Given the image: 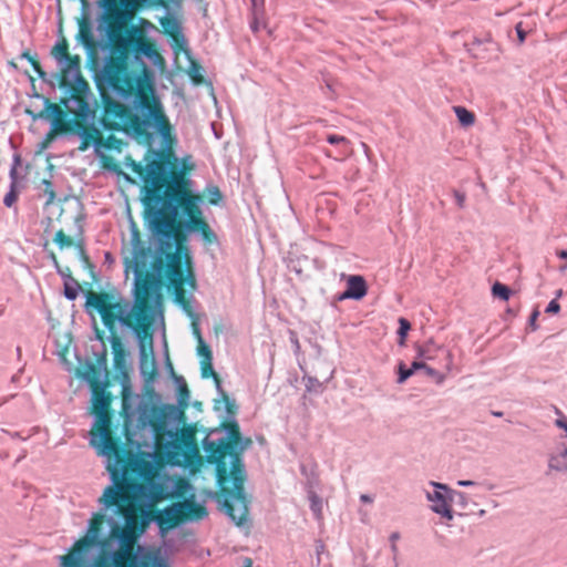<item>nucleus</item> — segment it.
<instances>
[{"label": "nucleus", "instance_id": "obj_37", "mask_svg": "<svg viewBox=\"0 0 567 567\" xmlns=\"http://www.w3.org/2000/svg\"><path fill=\"white\" fill-rule=\"evenodd\" d=\"M425 364H426V363H425V361H424V360H422V359H420V360H415V361H413V363L411 364L410 369H413V372H414L415 370H420V369H423V370H424Z\"/></svg>", "mask_w": 567, "mask_h": 567}, {"label": "nucleus", "instance_id": "obj_4", "mask_svg": "<svg viewBox=\"0 0 567 567\" xmlns=\"http://www.w3.org/2000/svg\"><path fill=\"white\" fill-rule=\"evenodd\" d=\"M109 403L103 393L94 391L92 405L95 413L90 432V443L97 454L104 458L111 480V484L103 489L96 501V512L103 511L104 514L111 516L120 509L121 505L130 501L124 489L126 466L131 465L135 458H141V456H134L131 453L127 456L123 455L114 442L110 431Z\"/></svg>", "mask_w": 567, "mask_h": 567}, {"label": "nucleus", "instance_id": "obj_25", "mask_svg": "<svg viewBox=\"0 0 567 567\" xmlns=\"http://www.w3.org/2000/svg\"><path fill=\"white\" fill-rule=\"evenodd\" d=\"M53 241L60 249L70 248L73 245L71 237L66 236L62 230L55 233Z\"/></svg>", "mask_w": 567, "mask_h": 567}, {"label": "nucleus", "instance_id": "obj_7", "mask_svg": "<svg viewBox=\"0 0 567 567\" xmlns=\"http://www.w3.org/2000/svg\"><path fill=\"white\" fill-rule=\"evenodd\" d=\"M218 483L224 492L223 508L231 522L243 528L250 526L248 515V503L244 493L245 470L239 458H236L231 468V488L229 489L226 478V465L223 463L217 467Z\"/></svg>", "mask_w": 567, "mask_h": 567}, {"label": "nucleus", "instance_id": "obj_42", "mask_svg": "<svg viewBox=\"0 0 567 567\" xmlns=\"http://www.w3.org/2000/svg\"><path fill=\"white\" fill-rule=\"evenodd\" d=\"M455 197H456V203L460 207H463L464 205V202H465V195L464 194H460V193H456L455 194Z\"/></svg>", "mask_w": 567, "mask_h": 567}, {"label": "nucleus", "instance_id": "obj_45", "mask_svg": "<svg viewBox=\"0 0 567 567\" xmlns=\"http://www.w3.org/2000/svg\"><path fill=\"white\" fill-rule=\"evenodd\" d=\"M557 256L563 259H567V249L557 252Z\"/></svg>", "mask_w": 567, "mask_h": 567}, {"label": "nucleus", "instance_id": "obj_23", "mask_svg": "<svg viewBox=\"0 0 567 567\" xmlns=\"http://www.w3.org/2000/svg\"><path fill=\"white\" fill-rule=\"evenodd\" d=\"M492 292L494 297H498L502 300H508L511 297V290L503 284L496 282L493 285Z\"/></svg>", "mask_w": 567, "mask_h": 567}, {"label": "nucleus", "instance_id": "obj_49", "mask_svg": "<svg viewBox=\"0 0 567 567\" xmlns=\"http://www.w3.org/2000/svg\"><path fill=\"white\" fill-rule=\"evenodd\" d=\"M202 81V69L198 66V83Z\"/></svg>", "mask_w": 567, "mask_h": 567}, {"label": "nucleus", "instance_id": "obj_6", "mask_svg": "<svg viewBox=\"0 0 567 567\" xmlns=\"http://www.w3.org/2000/svg\"><path fill=\"white\" fill-rule=\"evenodd\" d=\"M189 392L184 383L179 386L178 406L172 404L144 405L140 411V421L148 426L153 434V450L157 452L163 445L164 437L176 440L184 415L183 409L187 406Z\"/></svg>", "mask_w": 567, "mask_h": 567}, {"label": "nucleus", "instance_id": "obj_51", "mask_svg": "<svg viewBox=\"0 0 567 567\" xmlns=\"http://www.w3.org/2000/svg\"><path fill=\"white\" fill-rule=\"evenodd\" d=\"M485 513H486V512H485L484 509H481V511L478 512V515H480V516H484V515H485Z\"/></svg>", "mask_w": 567, "mask_h": 567}, {"label": "nucleus", "instance_id": "obj_54", "mask_svg": "<svg viewBox=\"0 0 567 567\" xmlns=\"http://www.w3.org/2000/svg\"><path fill=\"white\" fill-rule=\"evenodd\" d=\"M492 506L497 507L498 504L497 503H492Z\"/></svg>", "mask_w": 567, "mask_h": 567}, {"label": "nucleus", "instance_id": "obj_10", "mask_svg": "<svg viewBox=\"0 0 567 567\" xmlns=\"http://www.w3.org/2000/svg\"><path fill=\"white\" fill-rule=\"evenodd\" d=\"M176 204L181 209L182 217L184 218V228L188 233L200 231L203 236L209 240V228L202 219L200 197L190 190L181 189L176 193Z\"/></svg>", "mask_w": 567, "mask_h": 567}, {"label": "nucleus", "instance_id": "obj_43", "mask_svg": "<svg viewBox=\"0 0 567 567\" xmlns=\"http://www.w3.org/2000/svg\"><path fill=\"white\" fill-rule=\"evenodd\" d=\"M424 371L430 377H436L437 375V371L435 369L429 367L427 364H425Z\"/></svg>", "mask_w": 567, "mask_h": 567}, {"label": "nucleus", "instance_id": "obj_41", "mask_svg": "<svg viewBox=\"0 0 567 567\" xmlns=\"http://www.w3.org/2000/svg\"><path fill=\"white\" fill-rule=\"evenodd\" d=\"M183 168L184 169H192L193 168V164L190 162V156H187L183 159Z\"/></svg>", "mask_w": 567, "mask_h": 567}, {"label": "nucleus", "instance_id": "obj_36", "mask_svg": "<svg viewBox=\"0 0 567 567\" xmlns=\"http://www.w3.org/2000/svg\"><path fill=\"white\" fill-rule=\"evenodd\" d=\"M64 296L69 300H74L76 298V296H78V292H76L75 289L65 286Z\"/></svg>", "mask_w": 567, "mask_h": 567}, {"label": "nucleus", "instance_id": "obj_24", "mask_svg": "<svg viewBox=\"0 0 567 567\" xmlns=\"http://www.w3.org/2000/svg\"><path fill=\"white\" fill-rule=\"evenodd\" d=\"M308 497L311 511L313 512L315 516L319 518L322 512V502L320 497L313 492H310Z\"/></svg>", "mask_w": 567, "mask_h": 567}, {"label": "nucleus", "instance_id": "obj_16", "mask_svg": "<svg viewBox=\"0 0 567 567\" xmlns=\"http://www.w3.org/2000/svg\"><path fill=\"white\" fill-rule=\"evenodd\" d=\"M69 109L83 122L91 123L90 126H94L93 122L96 112L87 101H85L82 97H75L71 101V105L69 106Z\"/></svg>", "mask_w": 567, "mask_h": 567}, {"label": "nucleus", "instance_id": "obj_5", "mask_svg": "<svg viewBox=\"0 0 567 567\" xmlns=\"http://www.w3.org/2000/svg\"><path fill=\"white\" fill-rule=\"evenodd\" d=\"M138 62V72H132L127 68L128 55L121 52L118 56L111 58L105 64V72L110 83L124 95L136 93L138 96L137 111L142 117L141 125L145 128H154L161 136L163 147L171 152L176 144L173 127L164 112L163 104L156 97L150 100L147 91L152 90V75L145 63Z\"/></svg>", "mask_w": 567, "mask_h": 567}, {"label": "nucleus", "instance_id": "obj_55", "mask_svg": "<svg viewBox=\"0 0 567 567\" xmlns=\"http://www.w3.org/2000/svg\"><path fill=\"white\" fill-rule=\"evenodd\" d=\"M492 506L497 507L498 504L497 503H492Z\"/></svg>", "mask_w": 567, "mask_h": 567}, {"label": "nucleus", "instance_id": "obj_32", "mask_svg": "<svg viewBox=\"0 0 567 567\" xmlns=\"http://www.w3.org/2000/svg\"><path fill=\"white\" fill-rule=\"evenodd\" d=\"M17 199V195L13 190L9 192L6 196H4V199H3V204L7 206V207H10L12 206V204L16 202Z\"/></svg>", "mask_w": 567, "mask_h": 567}, {"label": "nucleus", "instance_id": "obj_53", "mask_svg": "<svg viewBox=\"0 0 567 567\" xmlns=\"http://www.w3.org/2000/svg\"><path fill=\"white\" fill-rule=\"evenodd\" d=\"M251 27H252L254 30H257L258 24H252Z\"/></svg>", "mask_w": 567, "mask_h": 567}, {"label": "nucleus", "instance_id": "obj_29", "mask_svg": "<svg viewBox=\"0 0 567 567\" xmlns=\"http://www.w3.org/2000/svg\"><path fill=\"white\" fill-rule=\"evenodd\" d=\"M22 59H25L27 61H29L33 68V70L38 73V75L43 79L45 73L42 71L40 64L33 59V56H31L29 53L24 52L22 53L21 55Z\"/></svg>", "mask_w": 567, "mask_h": 567}, {"label": "nucleus", "instance_id": "obj_50", "mask_svg": "<svg viewBox=\"0 0 567 567\" xmlns=\"http://www.w3.org/2000/svg\"><path fill=\"white\" fill-rule=\"evenodd\" d=\"M32 116H33V118L35 120V118L43 117V114L41 113V114H38V115H32Z\"/></svg>", "mask_w": 567, "mask_h": 567}, {"label": "nucleus", "instance_id": "obj_18", "mask_svg": "<svg viewBox=\"0 0 567 567\" xmlns=\"http://www.w3.org/2000/svg\"><path fill=\"white\" fill-rule=\"evenodd\" d=\"M161 25L164 29L165 33L172 37L173 41L176 44H181L184 42V35L182 32V27L179 22L171 16L164 17L161 19Z\"/></svg>", "mask_w": 567, "mask_h": 567}, {"label": "nucleus", "instance_id": "obj_33", "mask_svg": "<svg viewBox=\"0 0 567 567\" xmlns=\"http://www.w3.org/2000/svg\"><path fill=\"white\" fill-rule=\"evenodd\" d=\"M555 425L557 427L564 430L567 435V416L566 415H561V417H557L555 421Z\"/></svg>", "mask_w": 567, "mask_h": 567}, {"label": "nucleus", "instance_id": "obj_30", "mask_svg": "<svg viewBox=\"0 0 567 567\" xmlns=\"http://www.w3.org/2000/svg\"><path fill=\"white\" fill-rule=\"evenodd\" d=\"M515 30H516V33L518 37V41L522 44L525 41L526 34H527V32L523 28V23L522 22L517 23L515 27Z\"/></svg>", "mask_w": 567, "mask_h": 567}, {"label": "nucleus", "instance_id": "obj_27", "mask_svg": "<svg viewBox=\"0 0 567 567\" xmlns=\"http://www.w3.org/2000/svg\"><path fill=\"white\" fill-rule=\"evenodd\" d=\"M399 330H398V334H399V338H400V344H404L405 343V338L408 336V332L409 330L411 329V324L410 322L405 319V318H400L399 319Z\"/></svg>", "mask_w": 567, "mask_h": 567}, {"label": "nucleus", "instance_id": "obj_39", "mask_svg": "<svg viewBox=\"0 0 567 567\" xmlns=\"http://www.w3.org/2000/svg\"><path fill=\"white\" fill-rule=\"evenodd\" d=\"M400 538V535L399 533H392L391 536H390V542H391V549L393 553L396 551V540Z\"/></svg>", "mask_w": 567, "mask_h": 567}, {"label": "nucleus", "instance_id": "obj_56", "mask_svg": "<svg viewBox=\"0 0 567 567\" xmlns=\"http://www.w3.org/2000/svg\"><path fill=\"white\" fill-rule=\"evenodd\" d=\"M2 312H3V310H2V309H0V316L2 315Z\"/></svg>", "mask_w": 567, "mask_h": 567}, {"label": "nucleus", "instance_id": "obj_15", "mask_svg": "<svg viewBox=\"0 0 567 567\" xmlns=\"http://www.w3.org/2000/svg\"><path fill=\"white\" fill-rule=\"evenodd\" d=\"M367 295V285L361 276H350L347 282L346 291L339 297L343 299L360 300Z\"/></svg>", "mask_w": 567, "mask_h": 567}, {"label": "nucleus", "instance_id": "obj_12", "mask_svg": "<svg viewBox=\"0 0 567 567\" xmlns=\"http://www.w3.org/2000/svg\"><path fill=\"white\" fill-rule=\"evenodd\" d=\"M417 359L432 361L442 365L446 371H451L453 365L452 354L443 346L433 340H429L416 347Z\"/></svg>", "mask_w": 567, "mask_h": 567}, {"label": "nucleus", "instance_id": "obj_52", "mask_svg": "<svg viewBox=\"0 0 567 567\" xmlns=\"http://www.w3.org/2000/svg\"><path fill=\"white\" fill-rule=\"evenodd\" d=\"M251 27H252L254 30H257L258 24H252Z\"/></svg>", "mask_w": 567, "mask_h": 567}, {"label": "nucleus", "instance_id": "obj_44", "mask_svg": "<svg viewBox=\"0 0 567 567\" xmlns=\"http://www.w3.org/2000/svg\"><path fill=\"white\" fill-rule=\"evenodd\" d=\"M360 501L363 502V503H372L373 498L370 495H368V494H362L360 496Z\"/></svg>", "mask_w": 567, "mask_h": 567}, {"label": "nucleus", "instance_id": "obj_9", "mask_svg": "<svg viewBox=\"0 0 567 567\" xmlns=\"http://www.w3.org/2000/svg\"><path fill=\"white\" fill-rule=\"evenodd\" d=\"M51 55L58 63L62 85L79 92L89 89L86 81L81 75L80 56L69 53V45L64 39L54 44L51 50Z\"/></svg>", "mask_w": 567, "mask_h": 567}, {"label": "nucleus", "instance_id": "obj_22", "mask_svg": "<svg viewBox=\"0 0 567 567\" xmlns=\"http://www.w3.org/2000/svg\"><path fill=\"white\" fill-rule=\"evenodd\" d=\"M194 334L198 341L197 353L202 359H212V352L208 346L204 342V339L200 334L199 328L196 324H193Z\"/></svg>", "mask_w": 567, "mask_h": 567}, {"label": "nucleus", "instance_id": "obj_46", "mask_svg": "<svg viewBox=\"0 0 567 567\" xmlns=\"http://www.w3.org/2000/svg\"><path fill=\"white\" fill-rule=\"evenodd\" d=\"M539 312L537 310H535L532 316H530V323H534L535 320L537 319Z\"/></svg>", "mask_w": 567, "mask_h": 567}, {"label": "nucleus", "instance_id": "obj_1", "mask_svg": "<svg viewBox=\"0 0 567 567\" xmlns=\"http://www.w3.org/2000/svg\"><path fill=\"white\" fill-rule=\"evenodd\" d=\"M145 197L152 233L153 260L142 247L137 234L132 238V257L126 260V272L134 275V301L109 295L93 293L87 303L100 315L102 322L113 331L116 326L132 329L142 354L152 323L148 300L158 289L162 271L177 302L185 300V284L194 288L192 257L185 245L186 237L176 225L177 207L167 197L166 172L162 163L152 161L145 167Z\"/></svg>", "mask_w": 567, "mask_h": 567}, {"label": "nucleus", "instance_id": "obj_28", "mask_svg": "<svg viewBox=\"0 0 567 567\" xmlns=\"http://www.w3.org/2000/svg\"><path fill=\"white\" fill-rule=\"evenodd\" d=\"M413 374V369L406 368L403 363L399 364V378L398 382H405Z\"/></svg>", "mask_w": 567, "mask_h": 567}, {"label": "nucleus", "instance_id": "obj_47", "mask_svg": "<svg viewBox=\"0 0 567 567\" xmlns=\"http://www.w3.org/2000/svg\"><path fill=\"white\" fill-rule=\"evenodd\" d=\"M554 412H555V414H556L558 417H561V415H565V414L563 413V411H561L559 408H557V406H554Z\"/></svg>", "mask_w": 567, "mask_h": 567}, {"label": "nucleus", "instance_id": "obj_38", "mask_svg": "<svg viewBox=\"0 0 567 567\" xmlns=\"http://www.w3.org/2000/svg\"><path fill=\"white\" fill-rule=\"evenodd\" d=\"M458 486H462V487H471V486H476L478 485V483L474 482V481H470V480H460L457 481L456 483Z\"/></svg>", "mask_w": 567, "mask_h": 567}, {"label": "nucleus", "instance_id": "obj_35", "mask_svg": "<svg viewBox=\"0 0 567 567\" xmlns=\"http://www.w3.org/2000/svg\"><path fill=\"white\" fill-rule=\"evenodd\" d=\"M559 309H560L559 303L556 300H551L546 308V312L547 313H557L559 311Z\"/></svg>", "mask_w": 567, "mask_h": 567}, {"label": "nucleus", "instance_id": "obj_17", "mask_svg": "<svg viewBox=\"0 0 567 567\" xmlns=\"http://www.w3.org/2000/svg\"><path fill=\"white\" fill-rule=\"evenodd\" d=\"M148 0H120L121 6L125 11L135 12L142 3ZM101 8L107 12L113 13L117 9V0H100Z\"/></svg>", "mask_w": 567, "mask_h": 567}, {"label": "nucleus", "instance_id": "obj_21", "mask_svg": "<svg viewBox=\"0 0 567 567\" xmlns=\"http://www.w3.org/2000/svg\"><path fill=\"white\" fill-rule=\"evenodd\" d=\"M212 359H202L200 360V370H202V377L203 378H209V377H213L214 380H215V383H216V388L218 391L221 390V385H220V381L217 377V374L215 373L214 369H213V363H212Z\"/></svg>", "mask_w": 567, "mask_h": 567}, {"label": "nucleus", "instance_id": "obj_13", "mask_svg": "<svg viewBox=\"0 0 567 567\" xmlns=\"http://www.w3.org/2000/svg\"><path fill=\"white\" fill-rule=\"evenodd\" d=\"M127 120V110L121 104H107L104 109L102 123L110 130L124 126Z\"/></svg>", "mask_w": 567, "mask_h": 567}, {"label": "nucleus", "instance_id": "obj_14", "mask_svg": "<svg viewBox=\"0 0 567 567\" xmlns=\"http://www.w3.org/2000/svg\"><path fill=\"white\" fill-rule=\"evenodd\" d=\"M131 42L135 53L144 55L155 65H161L163 63L161 54L145 40L142 34L133 37Z\"/></svg>", "mask_w": 567, "mask_h": 567}, {"label": "nucleus", "instance_id": "obj_2", "mask_svg": "<svg viewBox=\"0 0 567 567\" xmlns=\"http://www.w3.org/2000/svg\"><path fill=\"white\" fill-rule=\"evenodd\" d=\"M133 503L127 501L113 515L93 512L83 538L59 556L61 567H167L144 546Z\"/></svg>", "mask_w": 567, "mask_h": 567}, {"label": "nucleus", "instance_id": "obj_34", "mask_svg": "<svg viewBox=\"0 0 567 567\" xmlns=\"http://www.w3.org/2000/svg\"><path fill=\"white\" fill-rule=\"evenodd\" d=\"M555 425L557 427L564 430L567 435V416L566 415H561V417H557L555 421Z\"/></svg>", "mask_w": 567, "mask_h": 567}, {"label": "nucleus", "instance_id": "obj_31", "mask_svg": "<svg viewBox=\"0 0 567 567\" xmlns=\"http://www.w3.org/2000/svg\"><path fill=\"white\" fill-rule=\"evenodd\" d=\"M327 141L330 144H340V143H346L347 138L341 135L330 134V135H328Z\"/></svg>", "mask_w": 567, "mask_h": 567}, {"label": "nucleus", "instance_id": "obj_3", "mask_svg": "<svg viewBox=\"0 0 567 567\" xmlns=\"http://www.w3.org/2000/svg\"><path fill=\"white\" fill-rule=\"evenodd\" d=\"M155 451L135 458L126 466L125 493L133 503L137 524L145 532L146 526L154 522L162 536L169 530L187 523L203 519L207 511L203 504L192 499L174 503L164 509L152 513V508L171 496L164 482H156L159 474Z\"/></svg>", "mask_w": 567, "mask_h": 567}, {"label": "nucleus", "instance_id": "obj_19", "mask_svg": "<svg viewBox=\"0 0 567 567\" xmlns=\"http://www.w3.org/2000/svg\"><path fill=\"white\" fill-rule=\"evenodd\" d=\"M567 457V449L560 454L550 455L548 458V468L554 472H566L567 463L564 458Z\"/></svg>", "mask_w": 567, "mask_h": 567}, {"label": "nucleus", "instance_id": "obj_40", "mask_svg": "<svg viewBox=\"0 0 567 567\" xmlns=\"http://www.w3.org/2000/svg\"><path fill=\"white\" fill-rule=\"evenodd\" d=\"M209 193H210V194H212V196H213V197L210 198V203H212V204H216V203H217V200H218V199H219V197H220L218 189H217L216 187H212V188L209 189Z\"/></svg>", "mask_w": 567, "mask_h": 567}, {"label": "nucleus", "instance_id": "obj_11", "mask_svg": "<svg viewBox=\"0 0 567 567\" xmlns=\"http://www.w3.org/2000/svg\"><path fill=\"white\" fill-rule=\"evenodd\" d=\"M430 488L424 489L425 498L429 503V508L442 519L451 522L454 518L453 501L456 495H462L455 492L446 484L430 481L427 483Z\"/></svg>", "mask_w": 567, "mask_h": 567}, {"label": "nucleus", "instance_id": "obj_20", "mask_svg": "<svg viewBox=\"0 0 567 567\" xmlns=\"http://www.w3.org/2000/svg\"><path fill=\"white\" fill-rule=\"evenodd\" d=\"M454 113L463 126H471L475 122L474 114L464 106H454Z\"/></svg>", "mask_w": 567, "mask_h": 567}, {"label": "nucleus", "instance_id": "obj_48", "mask_svg": "<svg viewBox=\"0 0 567 567\" xmlns=\"http://www.w3.org/2000/svg\"><path fill=\"white\" fill-rule=\"evenodd\" d=\"M252 4L256 7L257 4H261L264 0H251Z\"/></svg>", "mask_w": 567, "mask_h": 567}, {"label": "nucleus", "instance_id": "obj_26", "mask_svg": "<svg viewBox=\"0 0 567 567\" xmlns=\"http://www.w3.org/2000/svg\"><path fill=\"white\" fill-rule=\"evenodd\" d=\"M112 351L116 361H120L124 358V349L121 340L117 337H112L111 340Z\"/></svg>", "mask_w": 567, "mask_h": 567}, {"label": "nucleus", "instance_id": "obj_8", "mask_svg": "<svg viewBox=\"0 0 567 567\" xmlns=\"http://www.w3.org/2000/svg\"><path fill=\"white\" fill-rule=\"evenodd\" d=\"M45 116L51 118L50 130L52 134L68 133L80 140L79 150L94 148L97 156L103 157L104 152L111 148V137L105 142L101 132L94 126H85L76 120L64 121L63 112L59 105L45 101Z\"/></svg>", "mask_w": 567, "mask_h": 567}]
</instances>
